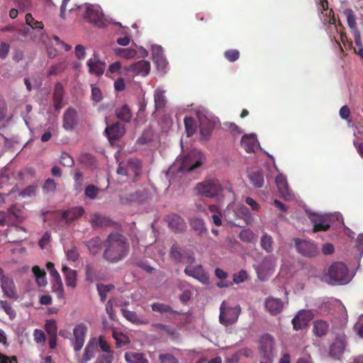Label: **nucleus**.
<instances>
[{
  "mask_svg": "<svg viewBox=\"0 0 363 363\" xmlns=\"http://www.w3.org/2000/svg\"><path fill=\"white\" fill-rule=\"evenodd\" d=\"M184 125L186 131L187 136L190 137L193 135L196 131V125L195 121L194 118L189 117V118H184Z\"/></svg>",
  "mask_w": 363,
  "mask_h": 363,
  "instance_id": "3c124183",
  "label": "nucleus"
},
{
  "mask_svg": "<svg viewBox=\"0 0 363 363\" xmlns=\"http://www.w3.org/2000/svg\"><path fill=\"white\" fill-rule=\"evenodd\" d=\"M66 256L68 260L75 262L79 259V255L76 247H72L66 252Z\"/></svg>",
  "mask_w": 363,
  "mask_h": 363,
  "instance_id": "680f3d73",
  "label": "nucleus"
},
{
  "mask_svg": "<svg viewBox=\"0 0 363 363\" xmlns=\"http://www.w3.org/2000/svg\"><path fill=\"white\" fill-rule=\"evenodd\" d=\"M83 16L89 23L97 27L102 28L106 25L104 15L99 5L85 4Z\"/></svg>",
  "mask_w": 363,
  "mask_h": 363,
  "instance_id": "423d86ee",
  "label": "nucleus"
},
{
  "mask_svg": "<svg viewBox=\"0 0 363 363\" xmlns=\"http://www.w3.org/2000/svg\"><path fill=\"white\" fill-rule=\"evenodd\" d=\"M202 157V153L199 150H191L180 162L177 160V163L168 169L167 176L169 177L171 174L174 173L176 169L178 173L193 172L201 165Z\"/></svg>",
  "mask_w": 363,
  "mask_h": 363,
  "instance_id": "7ed1b4c3",
  "label": "nucleus"
},
{
  "mask_svg": "<svg viewBox=\"0 0 363 363\" xmlns=\"http://www.w3.org/2000/svg\"><path fill=\"white\" fill-rule=\"evenodd\" d=\"M0 363H18L16 356L9 357L0 352Z\"/></svg>",
  "mask_w": 363,
  "mask_h": 363,
  "instance_id": "774afa93",
  "label": "nucleus"
},
{
  "mask_svg": "<svg viewBox=\"0 0 363 363\" xmlns=\"http://www.w3.org/2000/svg\"><path fill=\"white\" fill-rule=\"evenodd\" d=\"M115 53L125 59H131L136 55V51L130 48H117L115 50Z\"/></svg>",
  "mask_w": 363,
  "mask_h": 363,
  "instance_id": "49530a36",
  "label": "nucleus"
},
{
  "mask_svg": "<svg viewBox=\"0 0 363 363\" xmlns=\"http://www.w3.org/2000/svg\"><path fill=\"white\" fill-rule=\"evenodd\" d=\"M184 273L199 280L202 284H208L209 278L207 273L201 264L192 267L190 264L184 269Z\"/></svg>",
  "mask_w": 363,
  "mask_h": 363,
  "instance_id": "2eb2a0df",
  "label": "nucleus"
},
{
  "mask_svg": "<svg viewBox=\"0 0 363 363\" xmlns=\"http://www.w3.org/2000/svg\"><path fill=\"white\" fill-rule=\"evenodd\" d=\"M283 307L284 303L280 298L268 297L265 300V308L273 315L280 313Z\"/></svg>",
  "mask_w": 363,
  "mask_h": 363,
  "instance_id": "6ab92c4d",
  "label": "nucleus"
},
{
  "mask_svg": "<svg viewBox=\"0 0 363 363\" xmlns=\"http://www.w3.org/2000/svg\"><path fill=\"white\" fill-rule=\"evenodd\" d=\"M240 238L243 242H251L255 238V235L250 230H244L240 232Z\"/></svg>",
  "mask_w": 363,
  "mask_h": 363,
  "instance_id": "bf43d9fd",
  "label": "nucleus"
},
{
  "mask_svg": "<svg viewBox=\"0 0 363 363\" xmlns=\"http://www.w3.org/2000/svg\"><path fill=\"white\" fill-rule=\"evenodd\" d=\"M84 213V210L82 207H74L65 211L62 214V218L67 223L81 217Z\"/></svg>",
  "mask_w": 363,
  "mask_h": 363,
  "instance_id": "cd10ccee",
  "label": "nucleus"
},
{
  "mask_svg": "<svg viewBox=\"0 0 363 363\" xmlns=\"http://www.w3.org/2000/svg\"><path fill=\"white\" fill-rule=\"evenodd\" d=\"M91 223L94 227H102L108 225L110 223V220L105 216L94 214L91 218Z\"/></svg>",
  "mask_w": 363,
  "mask_h": 363,
  "instance_id": "58836bf2",
  "label": "nucleus"
},
{
  "mask_svg": "<svg viewBox=\"0 0 363 363\" xmlns=\"http://www.w3.org/2000/svg\"><path fill=\"white\" fill-rule=\"evenodd\" d=\"M77 112L72 107L68 108L63 114L62 127L66 130H72L77 124Z\"/></svg>",
  "mask_w": 363,
  "mask_h": 363,
  "instance_id": "a211bd4d",
  "label": "nucleus"
},
{
  "mask_svg": "<svg viewBox=\"0 0 363 363\" xmlns=\"http://www.w3.org/2000/svg\"><path fill=\"white\" fill-rule=\"evenodd\" d=\"M57 184L54 179H48L45 180L44 185H43V189L46 191L50 192H55L56 190Z\"/></svg>",
  "mask_w": 363,
  "mask_h": 363,
  "instance_id": "0e129e2a",
  "label": "nucleus"
},
{
  "mask_svg": "<svg viewBox=\"0 0 363 363\" xmlns=\"http://www.w3.org/2000/svg\"><path fill=\"white\" fill-rule=\"evenodd\" d=\"M224 57L229 62H233L239 59L240 57V52L235 49H230L225 51Z\"/></svg>",
  "mask_w": 363,
  "mask_h": 363,
  "instance_id": "13d9d810",
  "label": "nucleus"
},
{
  "mask_svg": "<svg viewBox=\"0 0 363 363\" xmlns=\"http://www.w3.org/2000/svg\"><path fill=\"white\" fill-rule=\"evenodd\" d=\"M86 246L89 249V252L91 255H94L97 254L98 252L99 251L100 246H101L100 238L99 237H95V238L90 239L89 240L87 241Z\"/></svg>",
  "mask_w": 363,
  "mask_h": 363,
  "instance_id": "ea45409f",
  "label": "nucleus"
},
{
  "mask_svg": "<svg viewBox=\"0 0 363 363\" xmlns=\"http://www.w3.org/2000/svg\"><path fill=\"white\" fill-rule=\"evenodd\" d=\"M274 240L271 235L267 233H263L260 238V246L268 253H271L274 250Z\"/></svg>",
  "mask_w": 363,
  "mask_h": 363,
  "instance_id": "473e14b6",
  "label": "nucleus"
},
{
  "mask_svg": "<svg viewBox=\"0 0 363 363\" xmlns=\"http://www.w3.org/2000/svg\"><path fill=\"white\" fill-rule=\"evenodd\" d=\"M45 329L48 335H57V327L56 321L53 319L48 320L45 324Z\"/></svg>",
  "mask_w": 363,
  "mask_h": 363,
  "instance_id": "5fc2aeb1",
  "label": "nucleus"
},
{
  "mask_svg": "<svg viewBox=\"0 0 363 363\" xmlns=\"http://www.w3.org/2000/svg\"><path fill=\"white\" fill-rule=\"evenodd\" d=\"M166 335L167 337L171 340H175L178 334L175 328L160 324V336Z\"/></svg>",
  "mask_w": 363,
  "mask_h": 363,
  "instance_id": "4c0bfd02",
  "label": "nucleus"
},
{
  "mask_svg": "<svg viewBox=\"0 0 363 363\" xmlns=\"http://www.w3.org/2000/svg\"><path fill=\"white\" fill-rule=\"evenodd\" d=\"M116 115L119 120L125 123L130 122L132 118L130 110L127 105H123L121 108H117Z\"/></svg>",
  "mask_w": 363,
  "mask_h": 363,
  "instance_id": "c9c22d12",
  "label": "nucleus"
},
{
  "mask_svg": "<svg viewBox=\"0 0 363 363\" xmlns=\"http://www.w3.org/2000/svg\"><path fill=\"white\" fill-rule=\"evenodd\" d=\"M66 69V65L65 62H59L56 65H52L48 72V76L57 75L60 73L63 72Z\"/></svg>",
  "mask_w": 363,
  "mask_h": 363,
  "instance_id": "864d4df0",
  "label": "nucleus"
},
{
  "mask_svg": "<svg viewBox=\"0 0 363 363\" xmlns=\"http://www.w3.org/2000/svg\"><path fill=\"white\" fill-rule=\"evenodd\" d=\"M196 194L209 199L218 201L228 198L234 200V193L231 184L228 181H220L216 178L206 179L196 184L194 187Z\"/></svg>",
  "mask_w": 363,
  "mask_h": 363,
  "instance_id": "f257e3e1",
  "label": "nucleus"
},
{
  "mask_svg": "<svg viewBox=\"0 0 363 363\" xmlns=\"http://www.w3.org/2000/svg\"><path fill=\"white\" fill-rule=\"evenodd\" d=\"M93 57L88 60L86 65L89 67V72L96 76H101L106 68V63L99 59L97 53L94 52Z\"/></svg>",
  "mask_w": 363,
  "mask_h": 363,
  "instance_id": "f3484780",
  "label": "nucleus"
},
{
  "mask_svg": "<svg viewBox=\"0 0 363 363\" xmlns=\"http://www.w3.org/2000/svg\"><path fill=\"white\" fill-rule=\"evenodd\" d=\"M60 162L64 167H71L74 165L73 158L67 152H62L60 157Z\"/></svg>",
  "mask_w": 363,
  "mask_h": 363,
  "instance_id": "4d7b16f0",
  "label": "nucleus"
},
{
  "mask_svg": "<svg viewBox=\"0 0 363 363\" xmlns=\"http://www.w3.org/2000/svg\"><path fill=\"white\" fill-rule=\"evenodd\" d=\"M105 133L111 143L120 140L125 133V125L120 123L116 122L108 125L105 129Z\"/></svg>",
  "mask_w": 363,
  "mask_h": 363,
  "instance_id": "ddd939ff",
  "label": "nucleus"
},
{
  "mask_svg": "<svg viewBox=\"0 0 363 363\" xmlns=\"http://www.w3.org/2000/svg\"><path fill=\"white\" fill-rule=\"evenodd\" d=\"M22 233H27L25 228L11 223L8 225V228L5 231V236L9 242H18L25 239V238L21 235Z\"/></svg>",
  "mask_w": 363,
  "mask_h": 363,
  "instance_id": "4468645a",
  "label": "nucleus"
},
{
  "mask_svg": "<svg viewBox=\"0 0 363 363\" xmlns=\"http://www.w3.org/2000/svg\"><path fill=\"white\" fill-rule=\"evenodd\" d=\"M1 289L4 295L10 298H16V287L12 279L6 276L1 277Z\"/></svg>",
  "mask_w": 363,
  "mask_h": 363,
  "instance_id": "aec40b11",
  "label": "nucleus"
},
{
  "mask_svg": "<svg viewBox=\"0 0 363 363\" xmlns=\"http://www.w3.org/2000/svg\"><path fill=\"white\" fill-rule=\"evenodd\" d=\"M150 70V64L148 61L140 60L132 64L129 67V71L136 75L146 76Z\"/></svg>",
  "mask_w": 363,
  "mask_h": 363,
  "instance_id": "412c9836",
  "label": "nucleus"
},
{
  "mask_svg": "<svg viewBox=\"0 0 363 363\" xmlns=\"http://www.w3.org/2000/svg\"><path fill=\"white\" fill-rule=\"evenodd\" d=\"M7 214L10 224H16V223H22L26 218V215L24 212L21 209L17 208L16 205L11 206L7 210Z\"/></svg>",
  "mask_w": 363,
  "mask_h": 363,
  "instance_id": "4be33fe9",
  "label": "nucleus"
},
{
  "mask_svg": "<svg viewBox=\"0 0 363 363\" xmlns=\"http://www.w3.org/2000/svg\"><path fill=\"white\" fill-rule=\"evenodd\" d=\"M259 345L262 357L267 361L272 362L276 354L274 338L269 334H264L260 337Z\"/></svg>",
  "mask_w": 363,
  "mask_h": 363,
  "instance_id": "0eeeda50",
  "label": "nucleus"
},
{
  "mask_svg": "<svg viewBox=\"0 0 363 363\" xmlns=\"http://www.w3.org/2000/svg\"><path fill=\"white\" fill-rule=\"evenodd\" d=\"M235 214L238 218H242L245 223L247 224V221L251 219V215L249 209L244 205H238L234 210Z\"/></svg>",
  "mask_w": 363,
  "mask_h": 363,
  "instance_id": "e433bc0d",
  "label": "nucleus"
},
{
  "mask_svg": "<svg viewBox=\"0 0 363 363\" xmlns=\"http://www.w3.org/2000/svg\"><path fill=\"white\" fill-rule=\"evenodd\" d=\"M16 39L20 41H27L33 39V30L28 27L15 30Z\"/></svg>",
  "mask_w": 363,
  "mask_h": 363,
  "instance_id": "72a5a7b5",
  "label": "nucleus"
},
{
  "mask_svg": "<svg viewBox=\"0 0 363 363\" xmlns=\"http://www.w3.org/2000/svg\"><path fill=\"white\" fill-rule=\"evenodd\" d=\"M344 16L347 18V25L352 30L357 29L356 16L351 9H347L343 11Z\"/></svg>",
  "mask_w": 363,
  "mask_h": 363,
  "instance_id": "79ce46f5",
  "label": "nucleus"
},
{
  "mask_svg": "<svg viewBox=\"0 0 363 363\" xmlns=\"http://www.w3.org/2000/svg\"><path fill=\"white\" fill-rule=\"evenodd\" d=\"M199 128L201 135L203 138H207L211 135L213 125L208 121H201Z\"/></svg>",
  "mask_w": 363,
  "mask_h": 363,
  "instance_id": "8fccbe9b",
  "label": "nucleus"
},
{
  "mask_svg": "<svg viewBox=\"0 0 363 363\" xmlns=\"http://www.w3.org/2000/svg\"><path fill=\"white\" fill-rule=\"evenodd\" d=\"M313 318V313L310 310H301L291 320L293 328L296 330H303L308 325Z\"/></svg>",
  "mask_w": 363,
  "mask_h": 363,
  "instance_id": "9d476101",
  "label": "nucleus"
},
{
  "mask_svg": "<svg viewBox=\"0 0 363 363\" xmlns=\"http://www.w3.org/2000/svg\"><path fill=\"white\" fill-rule=\"evenodd\" d=\"M179 313L172 310L170 306L164 304H160V319L164 318H174Z\"/></svg>",
  "mask_w": 363,
  "mask_h": 363,
  "instance_id": "37998d69",
  "label": "nucleus"
},
{
  "mask_svg": "<svg viewBox=\"0 0 363 363\" xmlns=\"http://www.w3.org/2000/svg\"><path fill=\"white\" fill-rule=\"evenodd\" d=\"M112 336L116 340V344L118 347H123L129 342L128 337L122 333H118L113 330Z\"/></svg>",
  "mask_w": 363,
  "mask_h": 363,
  "instance_id": "a18cd8bd",
  "label": "nucleus"
},
{
  "mask_svg": "<svg viewBox=\"0 0 363 363\" xmlns=\"http://www.w3.org/2000/svg\"><path fill=\"white\" fill-rule=\"evenodd\" d=\"M328 282L330 284H344L350 281L348 269L342 262H334L329 269L327 274Z\"/></svg>",
  "mask_w": 363,
  "mask_h": 363,
  "instance_id": "20e7f679",
  "label": "nucleus"
},
{
  "mask_svg": "<svg viewBox=\"0 0 363 363\" xmlns=\"http://www.w3.org/2000/svg\"><path fill=\"white\" fill-rule=\"evenodd\" d=\"M247 279V274L245 270L242 269L238 273L233 275V282L240 284Z\"/></svg>",
  "mask_w": 363,
  "mask_h": 363,
  "instance_id": "e2e57ef3",
  "label": "nucleus"
},
{
  "mask_svg": "<svg viewBox=\"0 0 363 363\" xmlns=\"http://www.w3.org/2000/svg\"><path fill=\"white\" fill-rule=\"evenodd\" d=\"M121 311L123 317L133 324L138 325L148 323L147 320L143 319L135 311H129L126 308H121Z\"/></svg>",
  "mask_w": 363,
  "mask_h": 363,
  "instance_id": "a878e982",
  "label": "nucleus"
},
{
  "mask_svg": "<svg viewBox=\"0 0 363 363\" xmlns=\"http://www.w3.org/2000/svg\"><path fill=\"white\" fill-rule=\"evenodd\" d=\"M329 330V324L323 320H316L313 323V332L317 337L325 336Z\"/></svg>",
  "mask_w": 363,
  "mask_h": 363,
  "instance_id": "393cba45",
  "label": "nucleus"
},
{
  "mask_svg": "<svg viewBox=\"0 0 363 363\" xmlns=\"http://www.w3.org/2000/svg\"><path fill=\"white\" fill-rule=\"evenodd\" d=\"M99 189L93 184H89L84 190V194L89 199L93 200L96 198Z\"/></svg>",
  "mask_w": 363,
  "mask_h": 363,
  "instance_id": "6e6d98bb",
  "label": "nucleus"
},
{
  "mask_svg": "<svg viewBox=\"0 0 363 363\" xmlns=\"http://www.w3.org/2000/svg\"><path fill=\"white\" fill-rule=\"evenodd\" d=\"M189 223L191 228L197 232L199 235H202L207 232L204 220L202 218L193 217L190 219Z\"/></svg>",
  "mask_w": 363,
  "mask_h": 363,
  "instance_id": "7c9ffc66",
  "label": "nucleus"
},
{
  "mask_svg": "<svg viewBox=\"0 0 363 363\" xmlns=\"http://www.w3.org/2000/svg\"><path fill=\"white\" fill-rule=\"evenodd\" d=\"M96 288H97V291L99 292L101 301L102 302H104L106 298L107 294L110 291H111L112 289H114V286L113 284L106 285V284H98L96 286Z\"/></svg>",
  "mask_w": 363,
  "mask_h": 363,
  "instance_id": "c03bdc74",
  "label": "nucleus"
},
{
  "mask_svg": "<svg viewBox=\"0 0 363 363\" xmlns=\"http://www.w3.org/2000/svg\"><path fill=\"white\" fill-rule=\"evenodd\" d=\"M249 179L255 187L260 188L263 186L264 177L260 170L255 169L249 172Z\"/></svg>",
  "mask_w": 363,
  "mask_h": 363,
  "instance_id": "2f4dec72",
  "label": "nucleus"
},
{
  "mask_svg": "<svg viewBox=\"0 0 363 363\" xmlns=\"http://www.w3.org/2000/svg\"><path fill=\"white\" fill-rule=\"evenodd\" d=\"M128 174L131 171L135 176L138 175L141 170V163L138 159L131 158L127 163Z\"/></svg>",
  "mask_w": 363,
  "mask_h": 363,
  "instance_id": "a19ab883",
  "label": "nucleus"
},
{
  "mask_svg": "<svg viewBox=\"0 0 363 363\" xmlns=\"http://www.w3.org/2000/svg\"><path fill=\"white\" fill-rule=\"evenodd\" d=\"M64 89L61 83L57 82L55 86V90L53 93V102L56 109L62 108V103L63 99Z\"/></svg>",
  "mask_w": 363,
  "mask_h": 363,
  "instance_id": "c756f323",
  "label": "nucleus"
},
{
  "mask_svg": "<svg viewBox=\"0 0 363 363\" xmlns=\"http://www.w3.org/2000/svg\"><path fill=\"white\" fill-rule=\"evenodd\" d=\"M240 144L247 152H254L257 140L252 135H244L241 138Z\"/></svg>",
  "mask_w": 363,
  "mask_h": 363,
  "instance_id": "c85d7f7f",
  "label": "nucleus"
},
{
  "mask_svg": "<svg viewBox=\"0 0 363 363\" xmlns=\"http://www.w3.org/2000/svg\"><path fill=\"white\" fill-rule=\"evenodd\" d=\"M241 308L239 305L230 306L226 301H223L220 306L219 321L225 326L235 323L240 314Z\"/></svg>",
  "mask_w": 363,
  "mask_h": 363,
  "instance_id": "39448f33",
  "label": "nucleus"
},
{
  "mask_svg": "<svg viewBox=\"0 0 363 363\" xmlns=\"http://www.w3.org/2000/svg\"><path fill=\"white\" fill-rule=\"evenodd\" d=\"M96 350V345L91 341H89L84 348V354H83L82 357H78L77 362L78 363H87L89 360H91L94 357Z\"/></svg>",
  "mask_w": 363,
  "mask_h": 363,
  "instance_id": "b1692460",
  "label": "nucleus"
},
{
  "mask_svg": "<svg viewBox=\"0 0 363 363\" xmlns=\"http://www.w3.org/2000/svg\"><path fill=\"white\" fill-rule=\"evenodd\" d=\"M87 328L83 323L77 325L73 330L74 339L72 345L75 352H79L84 346Z\"/></svg>",
  "mask_w": 363,
  "mask_h": 363,
  "instance_id": "f8f14e48",
  "label": "nucleus"
},
{
  "mask_svg": "<svg viewBox=\"0 0 363 363\" xmlns=\"http://www.w3.org/2000/svg\"><path fill=\"white\" fill-rule=\"evenodd\" d=\"M160 363H178V360L172 354H160Z\"/></svg>",
  "mask_w": 363,
  "mask_h": 363,
  "instance_id": "338daca9",
  "label": "nucleus"
},
{
  "mask_svg": "<svg viewBox=\"0 0 363 363\" xmlns=\"http://www.w3.org/2000/svg\"><path fill=\"white\" fill-rule=\"evenodd\" d=\"M26 23L30 26L29 28H31L32 30L34 29H43V23L41 21L35 20L30 13L26 15Z\"/></svg>",
  "mask_w": 363,
  "mask_h": 363,
  "instance_id": "de8ad7c7",
  "label": "nucleus"
},
{
  "mask_svg": "<svg viewBox=\"0 0 363 363\" xmlns=\"http://www.w3.org/2000/svg\"><path fill=\"white\" fill-rule=\"evenodd\" d=\"M66 284L68 287L75 288L77 286V272L64 265L62 268Z\"/></svg>",
  "mask_w": 363,
  "mask_h": 363,
  "instance_id": "bb28decb",
  "label": "nucleus"
},
{
  "mask_svg": "<svg viewBox=\"0 0 363 363\" xmlns=\"http://www.w3.org/2000/svg\"><path fill=\"white\" fill-rule=\"evenodd\" d=\"M128 239L123 234L112 233L105 241L104 259L109 263H117L124 259L130 252Z\"/></svg>",
  "mask_w": 363,
  "mask_h": 363,
  "instance_id": "f03ea898",
  "label": "nucleus"
},
{
  "mask_svg": "<svg viewBox=\"0 0 363 363\" xmlns=\"http://www.w3.org/2000/svg\"><path fill=\"white\" fill-rule=\"evenodd\" d=\"M275 182L280 193L284 194L288 191V183L284 176L279 174L275 179Z\"/></svg>",
  "mask_w": 363,
  "mask_h": 363,
  "instance_id": "09e8293b",
  "label": "nucleus"
},
{
  "mask_svg": "<svg viewBox=\"0 0 363 363\" xmlns=\"http://www.w3.org/2000/svg\"><path fill=\"white\" fill-rule=\"evenodd\" d=\"M106 354H104L100 355L97 359L96 363H112L113 361V352H106Z\"/></svg>",
  "mask_w": 363,
  "mask_h": 363,
  "instance_id": "052dcab7",
  "label": "nucleus"
},
{
  "mask_svg": "<svg viewBox=\"0 0 363 363\" xmlns=\"http://www.w3.org/2000/svg\"><path fill=\"white\" fill-rule=\"evenodd\" d=\"M74 53L76 55V57L79 60H84L86 57V49L84 45H77L75 46L74 48Z\"/></svg>",
  "mask_w": 363,
  "mask_h": 363,
  "instance_id": "69168bd1",
  "label": "nucleus"
},
{
  "mask_svg": "<svg viewBox=\"0 0 363 363\" xmlns=\"http://www.w3.org/2000/svg\"><path fill=\"white\" fill-rule=\"evenodd\" d=\"M169 255L172 259L179 263L191 264L196 260L194 254L191 250H183L176 243L172 245Z\"/></svg>",
  "mask_w": 363,
  "mask_h": 363,
  "instance_id": "6e6552de",
  "label": "nucleus"
},
{
  "mask_svg": "<svg viewBox=\"0 0 363 363\" xmlns=\"http://www.w3.org/2000/svg\"><path fill=\"white\" fill-rule=\"evenodd\" d=\"M168 228L175 233H182L186 230V223L184 218L174 213H169L164 218Z\"/></svg>",
  "mask_w": 363,
  "mask_h": 363,
  "instance_id": "1a4fd4ad",
  "label": "nucleus"
},
{
  "mask_svg": "<svg viewBox=\"0 0 363 363\" xmlns=\"http://www.w3.org/2000/svg\"><path fill=\"white\" fill-rule=\"evenodd\" d=\"M125 359L128 363H148L147 359L144 357L142 353L126 352Z\"/></svg>",
  "mask_w": 363,
  "mask_h": 363,
  "instance_id": "f704fd0d",
  "label": "nucleus"
},
{
  "mask_svg": "<svg viewBox=\"0 0 363 363\" xmlns=\"http://www.w3.org/2000/svg\"><path fill=\"white\" fill-rule=\"evenodd\" d=\"M153 138V132L151 129L145 130L143 135L138 138L136 143L138 145H145L152 141Z\"/></svg>",
  "mask_w": 363,
  "mask_h": 363,
  "instance_id": "603ef678",
  "label": "nucleus"
},
{
  "mask_svg": "<svg viewBox=\"0 0 363 363\" xmlns=\"http://www.w3.org/2000/svg\"><path fill=\"white\" fill-rule=\"evenodd\" d=\"M345 350L344 340L337 338L330 347V354L334 359H339Z\"/></svg>",
  "mask_w": 363,
  "mask_h": 363,
  "instance_id": "5701e85b",
  "label": "nucleus"
},
{
  "mask_svg": "<svg viewBox=\"0 0 363 363\" xmlns=\"http://www.w3.org/2000/svg\"><path fill=\"white\" fill-rule=\"evenodd\" d=\"M313 223V232L327 231L331 225V218L325 215H313L311 217Z\"/></svg>",
  "mask_w": 363,
  "mask_h": 363,
  "instance_id": "dca6fc26",
  "label": "nucleus"
},
{
  "mask_svg": "<svg viewBox=\"0 0 363 363\" xmlns=\"http://www.w3.org/2000/svg\"><path fill=\"white\" fill-rule=\"evenodd\" d=\"M295 245L297 251L303 256L312 257L318 253L317 245L312 241L296 239Z\"/></svg>",
  "mask_w": 363,
  "mask_h": 363,
  "instance_id": "9b49d317",
  "label": "nucleus"
}]
</instances>
